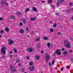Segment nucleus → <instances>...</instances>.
I'll return each instance as SVG.
<instances>
[{
  "mask_svg": "<svg viewBox=\"0 0 73 73\" xmlns=\"http://www.w3.org/2000/svg\"><path fill=\"white\" fill-rule=\"evenodd\" d=\"M10 19H15V17L14 16H11V17H10Z\"/></svg>",
  "mask_w": 73,
  "mask_h": 73,
  "instance_id": "aec40b11",
  "label": "nucleus"
},
{
  "mask_svg": "<svg viewBox=\"0 0 73 73\" xmlns=\"http://www.w3.org/2000/svg\"><path fill=\"white\" fill-rule=\"evenodd\" d=\"M6 0H3V1H2L1 2V4H5V2H6Z\"/></svg>",
  "mask_w": 73,
  "mask_h": 73,
  "instance_id": "9d476101",
  "label": "nucleus"
},
{
  "mask_svg": "<svg viewBox=\"0 0 73 73\" xmlns=\"http://www.w3.org/2000/svg\"><path fill=\"white\" fill-rule=\"evenodd\" d=\"M27 50L29 52H32L33 51V48L31 47H30L27 49Z\"/></svg>",
  "mask_w": 73,
  "mask_h": 73,
  "instance_id": "20e7f679",
  "label": "nucleus"
},
{
  "mask_svg": "<svg viewBox=\"0 0 73 73\" xmlns=\"http://www.w3.org/2000/svg\"><path fill=\"white\" fill-rule=\"evenodd\" d=\"M52 8H54V6H52Z\"/></svg>",
  "mask_w": 73,
  "mask_h": 73,
  "instance_id": "680f3d73",
  "label": "nucleus"
},
{
  "mask_svg": "<svg viewBox=\"0 0 73 73\" xmlns=\"http://www.w3.org/2000/svg\"><path fill=\"white\" fill-rule=\"evenodd\" d=\"M23 25V23H20V24H19V26H22Z\"/></svg>",
  "mask_w": 73,
  "mask_h": 73,
  "instance_id": "2f4dec72",
  "label": "nucleus"
},
{
  "mask_svg": "<svg viewBox=\"0 0 73 73\" xmlns=\"http://www.w3.org/2000/svg\"><path fill=\"white\" fill-rule=\"evenodd\" d=\"M1 38V35L0 34V38Z\"/></svg>",
  "mask_w": 73,
  "mask_h": 73,
  "instance_id": "e2e57ef3",
  "label": "nucleus"
},
{
  "mask_svg": "<svg viewBox=\"0 0 73 73\" xmlns=\"http://www.w3.org/2000/svg\"><path fill=\"white\" fill-rule=\"evenodd\" d=\"M26 58H27V59H29V58H30V57L29 56H27Z\"/></svg>",
  "mask_w": 73,
  "mask_h": 73,
  "instance_id": "f704fd0d",
  "label": "nucleus"
},
{
  "mask_svg": "<svg viewBox=\"0 0 73 73\" xmlns=\"http://www.w3.org/2000/svg\"><path fill=\"white\" fill-rule=\"evenodd\" d=\"M5 49H6V48L5 47H4L1 49V52H2L3 54H5L6 53L5 51Z\"/></svg>",
  "mask_w": 73,
  "mask_h": 73,
  "instance_id": "7ed1b4c3",
  "label": "nucleus"
},
{
  "mask_svg": "<svg viewBox=\"0 0 73 73\" xmlns=\"http://www.w3.org/2000/svg\"><path fill=\"white\" fill-rule=\"evenodd\" d=\"M60 52L61 50L60 49H58L56 51V53L58 54V55H61V52Z\"/></svg>",
  "mask_w": 73,
  "mask_h": 73,
  "instance_id": "f03ea898",
  "label": "nucleus"
},
{
  "mask_svg": "<svg viewBox=\"0 0 73 73\" xmlns=\"http://www.w3.org/2000/svg\"><path fill=\"white\" fill-rule=\"evenodd\" d=\"M42 3H45V1H42Z\"/></svg>",
  "mask_w": 73,
  "mask_h": 73,
  "instance_id": "0e129e2a",
  "label": "nucleus"
},
{
  "mask_svg": "<svg viewBox=\"0 0 73 73\" xmlns=\"http://www.w3.org/2000/svg\"><path fill=\"white\" fill-rule=\"evenodd\" d=\"M36 19V18H30V20L31 21H34V20H35Z\"/></svg>",
  "mask_w": 73,
  "mask_h": 73,
  "instance_id": "ddd939ff",
  "label": "nucleus"
},
{
  "mask_svg": "<svg viewBox=\"0 0 73 73\" xmlns=\"http://www.w3.org/2000/svg\"><path fill=\"white\" fill-rule=\"evenodd\" d=\"M47 45L48 48L50 47V46L51 45V44L50 43H48L47 44Z\"/></svg>",
  "mask_w": 73,
  "mask_h": 73,
  "instance_id": "b1692460",
  "label": "nucleus"
},
{
  "mask_svg": "<svg viewBox=\"0 0 73 73\" xmlns=\"http://www.w3.org/2000/svg\"><path fill=\"white\" fill-rule=\"evenodd\" d=\"M43 38L44 39V40H48V38L46 37L43 36Z\"/></svg>",
  "mask_w": 73,
  "mask_h": 73,
  "instance_id": "2eb2a0df",
  "label": "nucleus"
},
{
  "mask_svg": "<svg viewBox=\"0 0 73 73\" xmlns=\"http://www.w3.org/2000/svg\"><path fill=\"white\" fill-rule=\"evenodd\" d=\"M69 52H70V53H72V52H73V51H72V50H69Z\"/></svg>",
  "mask_w": 73,
  "mask_h": 73,
  "instance_id": "ea45409f",
  "label": "nucleus"
},
{
  "mask_svg": "<svg viewBox=\"0 0 73 73\" xmlns=\"http://www.w3.org/2000/svg\"><path fill=\"white\" fill-rule=\"evenodd\" d=\"M22 21L23 23L24 24H26V23H27V20H26V19H22Z\"/></svg>",
  "mask_w": 73,
  "mask_h": 73,
  "instance_id": "6e6552de",
  "label": "nucleus"
},
{
  "mask_svg": "<svg viewBox=\"0 0 73 73\" xmlns=\"http://www.w3.org/2000/svg\"><path fill=\"white\" fill-rule=\"evenodd\" d=\"M57 34L59 35H61V33L58 32L57 33Z\"/></svg>",
  "mask_w": 73,
  "mask_h": 73,
  "instance_id": "4c0bfd02",
  "label": "nucleus"
},
{
  "mask_svg": "<svg viewBox=\"0 0 73 73\" xmlns=\"http://www.w3.org/2000/svg\"><path fill=\"white\" fill-rule=\"evenodd\" d=\"M19 32L21 33H24V31L23 30L21 29L19 30Z\"/></svg>",
  "mask_w": 73,
  "mask_h": 73,
  "instance_id": "4468645a",
  "label": "nucleus"
},
{
  "mask_svg": "<svg viewBox=\"0 0 73 73\" xmlns=\"http://www.w3.org/2000/svg\"><path fill=\"white\" fill-rule=\"evenodd\" d=\"M45 57L47 62H48V61H49V60L50 59V55H49L48 54H46Z\"/></svg>",
  "mask_w": 73,
  "mask_h": 73,
  "instance_id": "f257e3e1",
  "label": "nucleus"
},
{
  "mask_svg": "<svg viewBox=\"0 0 73 73\" xmlns=\"http://www.w3.org/2000/svg\"><path fill=\"white\" fill-rule=\"evenodd\" d=\"M0 32L2 34L4 33V31H3V30H1L0 31Z\"/></svg>",
  "mask_w": 73,
  "mask_h": 73,
  "instance_id": "c9c22d12",
  "label": "nucleus"
},
{
  "mask_svg": "<svg viewBox=\"0 0 73 73\" xmlns=\"http://www.w3.org/2000/svg\"><path fill=\"white\" fill-rule=\"evenodd\" d=\"M68 52L66 51H64L63 52V54L64 56H66V54H68Z\"/></svg>",
  "mask_w": 73,
  "mask_h": 73,
  "instance_id": "dca6fc26",
  "label": "nucleus"
},
{
  "mask_svg": "<svg viewBox=\"0 0 73 73\" xmlns=\"http://www.w3.org/2000/svg\"><path fill=\"white\" fill-rule=\"evenodd\" d=\"M5 4H6L7 6H8V3L5 2Z\"/></svg>",
  "mask_w": 73,
  "mask_h": 73,
  "instance_id": "37998d69",
  "label": "nucleus"
},
{
  "mask_svg": "<svg viewBox=\"0 0 73 73\" xmlns=\"http://www.w3.org/2000/svg\"><path fill=\"white\" fill-rule=\"evenodd\" d=\"M34 33V32L32 31L31 33V35H33V34Z\"/></svg>",
  "mask_w": 73,
  "mask_h": 73,
  "instance_id": "603ef678",
  "label": "nucleus"
},
{
  "mask_svg": "<svg viewBox=\"0 0 73 73\" xmlns=\"http://www.w3.org/2000/svg\"><path fill=\"white\" fill-rule=\"evenodd\" d=\"M29 64H30V65L32 66L33 65V62H30Z\"/></svg>",
  "mask_w": 73,
  "mask_h": 73,
  "instance_id": "c756f323",
  "label": "nucleus"
},
{
  "mask_svg": "<svg viewBox=\"0 0 73 73\" xmlns=\"http://www.w3.org/2000/svg\"><path fill=\"white\" fill-rule=\"evenodd\" d=\"M67 48H70V43H69L68 44L66 45L65 46Z\"/></svg>",
  "mask_w": 73,
  "mask_h": 73,
  "instance_id": "9b49d317",
  "label": "nucleus"
},
{
  "mask_svg": "<svg viewBox=\"0 0 73 73\" xmlns=\"http://www.w3.org/2000/svg\"><path fill=\"white\" fill-rule=\"evenodd\" d=\"M65 0H61L60 1L61 2H63Z\"/></svg>",
  "mask_w": 73,
  "mask_h": 73,
  "instance_id": "09e8293b",
  "label": "nucleus"
},
{
  "mask_svg": "<svg viewBox=\"0 0 73 73\" xmlns=\"http://www.w3.org/2000/svg\"><path fill=\"white\" fill-rule=\"evenodd\" d=\"M62 51H64V48H62Z\"/></svg>",
  "mask_w": 73,
  "mask_h": 73,
  "instance_id": "13d9d810",
  "label": "nucleus"
},
{
  "mask_svg": "<svg viewBox=\"0 0 73 73\" xmlns=\"http://www.w3.org/2000/svg\"><path fill=\"white\" fill-rule=\"evenodd\" d=\"M30 11V9H29V8H26V10L25 11V13H27V12H28V11Z\"/></svg>",
  "mask_w": 73,
  "mask_h": 73,
  "instance_id": "f3484780",
  "label": "nucleus"
},
{
  "mask_svg": "<svg viewBox=\"0 0 73 73\" xmlns=\"http://www.w3.org/2000/svg\"><path fill=\"white\" fill-rule=\"evenodd\" d=\"M8 41L9 43V45H10V44H13V41L11 39H9L8 40Z\"/></svg>",
  "mask_w": 73,
  "mask_h": 73,
  "instance_id": "39448f33",
  "label": "nucleus"
},
{
  "mask_svg": "<svg viewBox=\"0 0 73 73\" xmlns=\"http://www.w3.org/2000/svg\"><path fill=\"white\" fill-rule=\"evenodd\" d=\"M54 62H55V60H53L52 61V65H53L54 64Z\"/></svg>",
  "mask_w": 73,
  "mask_h": 73,
  "instance_id": "c85d7f7f",
  "label": "nucleus"
},
{
  "mask_svg": "<svg viewBox=\"0 0 73 73\" xmlns=\"http://www.w3.org/2000/svg\"><path fill=\"white\" fill-rule=\"evenodd\" d=\"M41 53H44V51L43 50H42L41 51Z\"/></svg>",
  "mask_w": 73,
  "mask_h": 73,
  "instance_id": "de8ad7c7",
  "label": "nucleus"
},
{
  "mask_svg": "<svg viewBox=\"0 0 73 73\" xmlns=\"http://www.w3.org/2000/svg\"><path fill=\"white\" fill-rule=\"evenodd\" d=\"M61 71H63V70H64V69L62 68H61Z\"/></svg>",
  "mask_w": 73,
  "mask_h": 73,
  "instance_id": "5fc2aeb1",
  "label": "nucleus"
},
{
  "mask_svg": "<svg viewBox=\"0 0 73 73\" xmlns=\"http://www.w3.org/2000/svg\"><path fill=\"white\" fill-rule=\"evenodd\" d=\"M71 11H73V8H72L71 9Z\"/></svg>",
  "mask_w": 73,
  "mask_h": 73,
  "instance_id": "69168bd1",
  "label": "nucleus"
},
{
  "mask_svg": "<svg viewBox=\"0 0 73 73\" xmlns=\"http://www.w3.org/2000/svg\"><path fill=\"white\" fill-rule=\"evenodd\" d=\"M35 58L36 60H39V58H40V57L39 56H36Z\"/></svg>",
  "mask_w": 73,
  "mask_h": 73,
  "instance_id": "5701e85b",
  "label": "nucleus"
},
{
  "mask_svg": "<svg viewBox=\"0 0 73 73\" xmlns=\"http://www.w3.org/2000/svg\"><path fill=\"white\" fill-rule=\"evenodd\" d=\"M50 32H53L54 30L53 29H50Z\"/></svg>",
  "mask_w": 73,
  "mask_h": 73,
  "instance_id": "bb28decb",
  "label": "nucleus"
},
{
  "mask_svg": "<svg viewBox=\"0 0 73 73\" xmlns=\"http://www.w3.org/2000/svg\"><path fill=\"white\" fill-rule=\"evenodd\" d=\"M70 66H68V67H67V68H68V69H69L70 68Z\"/></svg>",
  "mask_w": 73,
  "mask_h": 73,
  "instance_id": "8fccbe9b",
  "label": "nucleus"
},
{
  "mask_svg": "<svg viewBox=\"0 0 73 73\" xmlns=\"http://www.w3.org/2000/svg\"><path fill=\"white\" fill-rule=\"evenodd\" d=\"M38 47V48H40V44H38L37 45Z\"/></svg>",
  "mask_w": 73,
  "mask_h": 73,
  "instance_id": "c03bdc74",
  "label": "nucleus"
},
{
  "mask_svg": "<svg viewBox=\"0 0 73 73\" xmlns=\"http://www.w3.org/2000/svg\"><path fill=\"white\" fill-rule=\"evenodd\" d=\"M40 40V38H37L36 40H35V41H39Z\"/></svg>",
  "mask_w": 73,
  "mask_h": 73,
  "instance_id": "a878e982",
  "label": "nucleus"
},
{
  "mask_svg": "<svg viewBox=\"0 0 73 73\" xmlns=\"http://www.w3.org/2000/svg\"><path fill=\"white\" fill-rule=\"evenodd\" d=\"M57 27V24L55 23L53 25V28H56Z\"/></svg>",
  "mask_w": 73,
  "mask_h": 73,
  "instance_id": "4be33fe9",
  "label": "nucleus"
},
{
  "mask_svg": "<svg viewBox=\"0 0 73 73\" xmlns=\"http://www.w3.org/2000/svg\"><path fill=\"white\" fill-rule=\"evenodd\" d=\"M9 68H10V69H12L13 68H14V67H13V66H12V65H10V66H9Z\"/></svg>",
  "mask_w": 73,
  "mask_h": 73,
  "instance_id": "393cba45",
  "label": "nucleus"
},
{
  "mask_svg": "<svg viewBox=\"0 0 73 73\" xmlns=\"http://www.w3.org/2000/svg\"><path fill=\"white\" fill-rule=\"evenodd\" d=\"M70 40H73V38H72L71 37L70 38Z\"/></svg>",
  "mask_w": 73,
  "mask_h": 73,
  "instance_id": "49530a36",
  "label": "nucleus"
},
{
  "mask_svg": "<svg viewBox=\"0 0 73 73\" xmlns=\"http://www.w3.org/2000/svg\"><path fill=\"white\" fill-rule=\"evenodd\" d=\"M5 56H3L2 57V58H5Z\"/></svg>",
  "mask_w": 73,
  "mask_h": 73,
  "instance_id": "6e6d98bb",
  "label": "nucleus"
},
{
  "mask_svg": "<svg viewBox=\"0 0 73 73\" xmlns=\"http://www.w3.org/2000/svg\"><path fill=\"white\" fill-rule=\"evenodd\" d=\"M70 6L72 7V6H73V3H70Z\"/></svg>",
  "mask_w": 73,
  "mask_h": 73,
  "instance_id": "473e14b6",
  "label": "nucleus"
},
{
  "mask_svg": "<svg viewBox=\"0 0 73 73\" xmlns=\"http://www.w3.org/2000/svg\"><path fill=\"white\" fill-rule=\"evenodd\" d=\"M66 12L67 13H70V10H66Z\"/></svg>",
  "mask_w": 73,
  "mask_h": 73,
  "instance_id": "6ab92c4d",
  "label": "nucleus"
},
{
  "mask_svg": "<svg viewBox=\"0 0 73 73\" xmlns=\"http://www.w3.org/2000/svg\"><path fill=\"white\" fill-rule=\"evenodd\" d=\"M56 15H59V13H56Z\"/></svg>",
  "mask_w": 73,
  "mask_h": 73,
  "instance_id": "a18cd8bd",
  "label": "nucleus"
},
{
  "mask_svg": "<svg viewBox=\"0 0 73 73\" xmlns=\"http://www.w3.org/2000/svg\"><path fill=\"white\" fill-rule=\"evenodd\" d=\"M4 20V19H3V17H0V21H2V20Z\"/></svg>",
  "mask_w": 73,
  "mask_h": 73,
  "instance_id": "7c9ffc66",
  "label": "nucleus"
},
{
  "mask_svg": "<svg viewBox=\"0 0 73 73\" xmlns=\"http://www.w3.org/2000/svg\"><path fill=\"white\" fill-rule=\"evenodd\" d=\"M18 65H19V66H21V64L19 63V64H18Z\"/></svg>",
  "mask_w": 73,
  "mask_h": 73,
  "instance_id": "4d7b16f0",
  "label": "nucleus"
},
{
  "mask_svg": "<svg viewBox=\"0 0 73 73\" xmlns=\"http://www.w3.org/2000/svg\"><path fill=\"white\" fill-rule=\"evenodd\" d=\"M14 51L15 53H17V50L16 49H14Z\"/></svg>",
  "mask_w": 73,
  "mask_h": 73,
  "instance_id": "58836bf2",
  "label": "nucleus"
},
{
  "mask_svg": "<svg viewBox=\"0 0 73 73\" xmlns=\"http://www.w3.org/2000/svg\"><path fill=\"white\" fill-rule=\"evenodd\" d=\"M48 3H52V0H49L48 1Z\"/></svg>",
  "mask_w": 73,
  "mask_h": 73,
  "instance_id": "cd10ccee",
  "label": "nucleus"
},
{
  "mask_svg": "<svg viewBox=\"0 0 73 73\" xmlns=\"http://www.w3.org/2000/svg\"><path fill=\"white\" fill-rule=\"evenodd\" d=\"M48 65L49 66H50V62H49Z\"/></svg>",
  "mask_w": 73,
  "mask_h": 73,
  "instance_id": "bf43d9fd",
  "label": "nucleus"
},
{
  "mask_svg": "<svg viewBox=\"0 0 73 73\" xmlns=\"http://www.w3.org/2000/svg\"><path fill=\"white\" fill-rule=\"evenodd\" d=\"M28 1H31V0H27Z\"/></svg>",
  "mask_w": 73,
  "mask_h": 73,
  "instance_id": "774afa93",
  "label": "nucleus"
},
{
  "mask_svg": "<svg viewBox=\"0 0 73 73\" xmlns=\"http://www.w3.org/2000/svg\"><path fill=\"white\" fill-rule=\"evenodd\" d=\"M29 69L31 71H33L35 69L34 67H29Z\"/></svg>",
  "mask_w": 73,
  "mask_h": 73,
  "instance_id": "1a4fd4ad",
  "label": "nucleus"
},
{
  "mask_svg": "<svg viewBox=\"0 0 73 73\" xmlns=\"http://www.w3.org/2000/svg\"><path fill=\"white\" fill-rule=\"evenodd\" d=\"M20 61L18 59L17 60V62H20Z\"/></svg>",
  "mask_w": 73,
  "mask_h": 73,
  "instance_id": "a19ab883",
  "label": "nucleus"
},
{
  "mask_svg": "<svg viewBox=\"0 0 73 73\" xmlns=\"http://www.w3.org/2000/svg\"><path fill=\"white\" fill-rule=\"evenodd\" d=\"M9 57H11L12 56V55L11 54H9Z\"/></svg>",
  "mask_w": 73,
  "mask_h": 73,
  "instance_id": "e433bc0d",
  "label": "nucleus"
},
{
  "mask_svg": "<svg viewBox=\"0 0 73 73\" xmlns=\"http://www.w3.org/2000/svg\"><path fill=\"white\" fill-rule=\"evenodd\" d=\"M14 57H17V55H16L14 56Z\"/></svg>",
  "mask_w": 73,
  "mask_h": 73,
  "instance_id": "052dcab7",
  "label": "nucleus"
},
{
  "mask_svg": "<svg viewBox=\"0 0 73 73\" xmlns=\"http://www.w3.org/2000/svg\"><path fill=\"white\" fill-rule=\"evenodd\" d=\"M9 53L10 54H12V51H10Z\"/></svg>",
  "mask_w": 73,
  "mask_h": 73,
  "instance_id": "3c124183",
  "label": "nucleus"
},
{
  "mask_svg": "<svg viewBox=\"0 0 73 73\" xmlns=\"http://www.w3.org/2000/svg\"><path fill=\"white\" fill-rule=\"evenodd\" d=\"M33 10L35 12H37V10L36 8L34 7H33Z\"/></svg>",
  "mask_w": 73,
  "mask_h": 73,
  "instance_id": "f8f14e48",
  "label": "nucleus"
},
{
  "mask_svg": "<svg viewBox=\"0 0 73 73\" xmlns=\"http://www.w3.org/2000/svg\"><path fill=\"white\" fill-rule=\"evenodd\" d=\"M50 24H52V21H50Z\"/></svg>",
  "mask_w": 73,
  "mask_h": 73,
  "instance_id": "864d4df0",
  "label": "nucleus"
},
{
  "mask_svg": "<svg viewBox=\"0 0 73 73\" xmlns=\"http://www.w3.org/2000/svg\"><path fill=\"white\" fill-rule=\"evenodd\" d=\"M5 30L6 32H8L9 31V28L6 27L5 28Z\"/></svg>",
  "mask_w": 73,
  "mask_h": 73,
  "instance_id": "412c9836",
  "label": "nucleus"
},
{
  "mask_svg": "<svg viewBox=\"0 0 73 73\" xmlns=\"http://www.w3.org/2000/svg\"><path fill=\"white\" fill-rule=\"evenodd\" d=\"M16 13L17 15H19L20 14H21V13L19 12H17Z\"/></svg>",
  "mask_w": 73,
  "mask_h": 73,
  "instance_id": "72a5a7b5",
  "label": "nucleus"
},
{
  "mask_svg": "<svg viewBox=\"0 0 73 73\" xmlns=\"http://www.w3.org/2000/svg\"><path fill=\"white\" fill-rule=\"evenodd\" d=\"M69 43V42L67 40H65L64 41V45L65 46H66L67 44H68Z\"/></svg>",
  "mask_w": 73,
  "mask_h": 73,
  "instance_id": "0eeeda50",
  "label": "nucleus"
},
{
  "mask_svg": "<svg viewBox=\"0 0 73 73\" xmlns=\"http://www.w3.org/2000/svg\"><path fill=\"white\" fill-rule=\"evenodd\" d=\"M12 71L11 72V73H13V72H16V69L15 68V67H13L12 69H11Z\"/></svg>",
  "mask_w": 73,
  "mask_h": 73,
  "instance_id": "423d86ee",
  "label": "nucleus"
},
{
  "mask_svg": "<svg viewBox=\"0 0 73 73\" xmlns=\"http://www.w3.org/2000/svg\"><path fill=\"white\" fill-rule=\"evenodd\" d=\"M71 20H73V16H72V18H71Z\"/></svg>",
  "mask_w": 73,
  "mask_h": 73,
  "instance_id": "338daca9",
  "label": "nucleus"
},
{
  "mask_svg": "<svg viewBox=\"0 0 73 73\" xmlns=\"http://www.w3.org/2000/svg\"><path fill=\"white\" fill-rule=\"evenodd\" d=\"M61 2H59V1H58L56 3L57 6H58L60 5V4H61Z\"/></svg>",
  "mask_w": 73,
  "mask_h": 73,
  "instance_id": "a211bd4d",
  "label": "nucleus"
},
{
  "mask_svg": "<svg viewBox=\"0 0 73 73\" xmlns=\"http://www.w3.org/2000/svg\"><path fill=\"white\" fill-rule=\"evenodd\" d=\"M26 31H28V32H29V30H28V28H26Z\"/></svg>",
  "mask_w": 73,
  "mask_h": 73,
  "instance_id": "79ce46f5",
  "label": "nucleus"
}]
</instances>
